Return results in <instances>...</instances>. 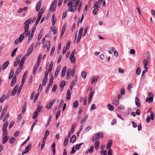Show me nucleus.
<instances>
[{
    "label": "nucleus",
    "mask_w": 155,
    "mask_h": 155,
    "mask_svg": "<svg viewBox=\"0 0 155 155\" xmlns=\"http://www.w3.org/2000/svg\"><path fill=\"white\" fill-rule=\"evenodd\" d=\"M25 56H24L22 57V59L21 60V62L20 63L19 66L20 68L22 67V66L24 64L25 61Z\"/></svg>",
    "instance_id": "26"
},
{
    "label": "nucleus",
    "mask_w": 155,
    "mask_h": 155,
    "mask_svg": "<svg viewBox=\"0 0 155 155\" xmlns=\"http://www.w3.org/2000/svg\"><path fill=\"white\" fill-rule=\"evenodd\" d=\"M87 117L88 115L87 114L83 118L82 121L81 122V124H82L83 122L86 121V120L87 119Z\"/></svg>",
    "instance_id": "59"
},
{
    "label": "nucleus",
    "mask_w": 155,
    "mask_h": 155,
    "mask_svg": "<svg viewBox=\"0 0 155 155\" xmlns=\"http://www.w3.org/2000/svg\"><path fill=\"white\" fill-rule=\"evenodd\" d=\"M7 108L6 107L4 108V109L3 110L2 116H1V120L2 119V116H3L6 113V111H7Z\"/></svg>",
    "instance_id": "49"
},
{
    "label": "nucleus",
    "mask_w": 155,
    "mask_h": 155,
    "mask_svg": "<svg viewBox=\"0 0 155 155\" xmlns=\"http://www.w3.org/2000/svg\"><path fill=\"white\" fill-rule=\"evenodd\" d=\"M38 122V120H36L33 123L32 125V126H31V131H32L33 130V129L34 127V126L36 125V124Z\"/></svg>",
    "instance_id": "50"
},
{
    "label": "nucleus",
    "mask_w": 155,
    "mask_h": 155,
    "mask_svg": "<svg viewBox=\"0 0 155 155\" xmlns=\"http://www.w3.org/2000/svg\"><path fill=\"white\" fill-rule=\"evenodd\" d=\"M99 9L97 8H94L93 11V13L94 15H96L97 14V12L98 11Z\"/></svg>",
    "instance_id": "63"
},
{
    "label": "nucleus",
    "mask_w": 155,
    "mask_h": 155,
    "mask_svg": "<svg viewBox=\"0 0 155 155\" xmlns=\"http://www.w3.org/2000/svg\"><path fill=\"white\" fill-rule=\"evenodd\" d=\"M83 144V143H81L79 144H77L75 146V148L76 150H79L81 147V145Z\"/></svg>",
    "instance_id": "44"
},
{
    "label": "nucleus",
    "mask_w": 155,
    "mask_h": 155,
    "mask_svg": "<svg viewBox=\"0 0 155 155\" xmlns=\"http://www.w3.org/2000/svg\"><path fill=\"white\" fill-rule=\"evenodd\" d=\"M112 144V141L108 142V143H107V149H109L110 148V147L111 146Z\"/></svg>",
    "instance_id": "55"
},
{
    "label": "nucleus",
    "mask_w": 155,
    "mask_h": 155,
    "mask_svg": "<svg viewBox=\"0 0 155 155\" xmlns=\"http://www.w3.org/2000/svg\"><path fill=\"white\" fill-rule=\"evenodd\" d=\"M81 75L82 77L84 79L86 77L87 73L86 71H83L81 73Z\"/></svg>",
    "instance_id": "54"
},
{
    "label": "nucleus",
    "mask_w": 155,
    "mask_h": 155,
    "mask_svg": "<svg viewBox=\"0 0 155 155\" xmlns=\"http://www.w3.org/2000/svg\"><path fill=\"white\" fill-rule=\"evenodd\" d=\"M94 136L92 137V140L93 142L96 141L97 139L101 138L103 137V134L102 132H98L94 134Z\"/></svg>",
    "instance_id": "1"
},
{
    "label": "nucleus",
    "mask_w": 155,
    "mask_h": 155,
    "mask_svg": "<svg viewBox=\"0 0 155 155\" xmlns=\"http://www.w3.org/2000/svg\"><path fill=\"white\" fill-rule=\"evenodd\" d=\"M24 38V36L23 35V34H21L18 39V41L19 43L21 42L23 40Z\"/></svg>",
    "instance_id": "34"
},
{
    "label": "nucleus",
    "mask_w": 155,
    "mask_h": 155,
    "mask_svg": "<svg viewBox=\"0 0 155 155\" xmlns=\"http://www.w3.org/2000/svg\"><path fill=\"white\" fill-rule=\"evenodd\" d=\"M22 68L23 67H21L18 68V69H17L16 71H15V74L16 75H18L19 72L21 71Z\"/></svg>",
    "instance_id": "45"
},
{
    "label": "nucleus",
    "mask_w": 155,
    "mask_h": 155,
    "mask_svg": "<svg viewBox=\"0 0 155 155\" xmlns=\"http://www.w3.org/2000/svg\"><path fill=\"white\" fill-rule=\"evenodd\" d=\"M83 28L82 27L81 28L79 31L78 35H82Z\"/></svg>",
    "instance_id": "56"
},
{
    "label": "nucleus",
    "mask_w": 155,
    "mask_h": 155,
    "mask_svg": "<svg viewBox=\"0 0 155 155\" xmlns=\"http://www.w3.org/2000/svg\"><path fill=\"white\" fill-rule=\"evenodd\" d=\"M42 57V55L41 54H40L38 58V60H37V64H38V65H39L40 63V61H41V59Z\"/></svg>",
    "instance_id": "40"
},
{
    "label": "nucleus",
    "mask_w": 155,
    "mask_h": 155,
    "mask_svg": "<svg viewBox=\"0 0 155 155\" xmlns=\"http://www.w3.org/2000/svg\"><path fill=\"white\" fill-rule=\"evenodd\" d=\"M38 66H39V65H38V64H35V65L34 66V67L33 68V74L34 75L35 74Z\"/></svg>",
    "instance_id": "30"
},
{
    "label": "nucleus",
    "mask_w": 155,
    "mask_h": 155,
    "mask_svg": "<svg viewBox=\"0 0 155 155\" xmlns=\"http://www.w3.org/2000/svg\"><path fill=\"white\" fill-rule=\"evenodd\" d=\"M68 140V137L66 136L64 138V146H66L67 145Z\"/></svg>",
    "instance_id": "29"
},
{
    "label": "nucleus",
    "mask_w": 155,
    "mask_h": 155,
    "mask_svg": "<svg viewBox=\"0 0 155 155\" xmlns=\"http://www.w3.org/2000/svg\"><path fill=\"white\" fill-rule=\"evenodd\" d=\"M20 59H17L14 62V67H15L18 64L20 61Z\"/></svg>",
    "instance_id": "53"
},
{
    "label": "nucleus",
    "mask_w": 155,
    "mask_h": 155,
    "mask_svg": "<svg viewBox=\"0 0 155 155\" xmlns=\"http://www.w3.org/2000/svg\"><path fill=\"white\" fill-rule=\"evenodd\" d=\"M52 24L53 26H54L56 21V19L55 18V15L54 14H53L52 17Z\"/></svg>",
    "instance_id": "31"
},
{
    "label": "nucleus",
    "mask_w": 155,
    "mask_h": 155,
    "mask_svg": "<svg viewBox=\"0 0 155 155\" xmlns=\"http://www.w3.org/2000/svg\"><path fill=\"white\" fill-rule=\"evenodd\" d=\"M34 44H32L29 46L27 51V53L26 55V56L28 57L32 52L34 49Z\"/></svg>",
    "instance_id": "4"
},
{
    "label": "nucleus",
    "mask_w": 155,
    "mask_h": 155,
    "mask_svg": "<svg viewBox=\"0 0 155 155\" xmlns=\"http://www.w3.org/2000/svg\"><path fill=\"white\" fill-rule=\"evenodd\" d=\"M135 104H136V105L138 107H140V103L139 102V99L137 97H136L135 98Z\"/></svg>",
    "instance_id": "28"
},
{
    "label": "nucleus",
    "mask_w": 155,
    "mask_h": 155,
    "mask_svg": "<svg viewBox=\"0 0 155 155\" xmlns=\"http://www.w3.org/2000/svg\"><path fill=\"white\" fill-rule=\"evenodd\" d=\"M31 20L30 18H29L25 21L24 23V25H25L24 27L27 26L28 28H29V24L31 22Z\"/></svg>",
    "instance_id": "14"
},
{
    "label": "nucleus",
    "mask_w": 155,
    "mask_h": 155,
    "mask_svg": "<svg viewBox=\"0 0 155 155\" xmlns=\"http://www.w3.org/2000/svg\"><path fill=\"white\" fill-rule=\"evenodd\" d=\"M60 113H61V110H59L57 112L56 114V120H57L58 119V117L60 115Z\"/></svg>",
    "instance_id": "61"
},
{
    "label": "nucleus",
    "mask_w": 155,
    "mask_h": 155,
    "mask_svg": "<svg viewBox=\"0 0 155 155\" xmlns=\"http://www.w3.org/2000/svg\"><path fill=\"white\" fill-rule=\"evenodd\" d=\"M94 149V147L93 146H91L90 148L89 149L87 150L86 151V153H91L93 152Z\"/></svg>",
    "instance_id": "19"
},
{
    "label": "nucleus",
    "mask_w": 155,
    "mask_h": 155,
    "mask_svg": "<svg viewBox=\"0 0 155 155\" xmlns=\"http://www.w3.org/2000/svg\"><path fill=\"white\" fill-rule=\"evenodd\" d=\"M65 85V82L64 81H62L60 84V87L61 88H63Z\"/></svg>",
    "instance_id": "64"
},
{
    "label": "nucleus",
    "mask_w": 155,
    "mask_h": 155,
    "mask_svg": "<svg viewBox=\"0 0 155 155\" xmlns=\"http://www.w3.org/2000/svg\"><path fill=\"white\" fill-rule=\"evenodd\" d=\"M78 105V101L77 100L75 101L73 104V107L74 108H76Z\"/></svg>",
    "instance_id": "42"
},
{
    "label": "nucleus",
    "mask_w": 155,
    "mask_h": 155,
    "mask_svg": "<svg viewBox=\"0 0 155 155\" xmlns=\"http://www.w3.org/2000/svg\"><path fill=\"white\" fill-rule=\"evenodd\" d=\"M8 121H6L5 122L3 126L2 130L3 132V135L7 134V127L8 125Z\"/></svg>",
    "instance_id": "5"
},
{
    "label": "nucleus",
    "mask_w": 155,
    "mask_h": 155,
    "mask_svg": "<svg viewBox=\"0 0 155 155\" xmlns=\"http://www.w3.org/2000/svg\"><path fill=\"white\" fill-rule=\"evenodd\" d=\"M23 85L21 84V85L19 86L17 92V94L18 95L20 94L21 91L23 87Z\"/></svg>",
    "instance_id": "52"
},
{
    "label": "nucleus",
    "mask_w": 155,
    "mask_h": 155,
    "mask_svg": "<svg viewBox=\"0 0 155 155\" xmlns=\"http://www.w3.org/2000/svg\"><path fill=\"white\" fill-rule=\"evenodd\" d=\"M10 95L8 93L7 95L5 94L3 95L1 97V102H3L5 99H8Z\"/></svg>",
    "instance_id": "12"
},
{
    "label": "nucleus",
    "mask_w": 155,
    "mask_h": 155,
    "mask_svg": "<svg viewBox=\"0 0 155 155\" xmlns=\"http://www.w3.org/2000/svg\"><path fill=\"white\" fill-rule=\"evenodd\" d=\"M52 105V104L49 102V103L47 104L46 105V107L47 109H49L51 107Z\"/></svg>",
    "instance_id": "47"
},
{
    "label": "nucleus",
    "mask_w": 155,
    "mask_h": 155,
    "mask_svg": "<svg viewBox=\"0 0 155 155\" xmlns=\"http://www.w3.org/2000/svg\"><path fill=\"white\" fill-rule=\"evenodd\" d=\"M27 71H26L25 72V73H24L22 78V81L21 82V84H22V85H24L25 80V78L27 75Z\"/></svg>",
    "instance_id": "21"
},
{
    "label": "nucleus",
    "mask_w": 155,
    "mask_h": 155,
    "mask_svg": "<svg viewBox=\"0 0 155 155\" xmlns=\"http://www.w3.org/2000/svg\"><path fill=\"white\" fill-rule=\"evenodd\" d=\"M66 69H67V68L66 66H64L63 68L62 69V72H61V76L62 77H64V75H65V73L66 71Z\"/></svg>",
    "instance_id": "18"
},
{
    "label": "nucleus",
    "mask_w": 155,
    "mask_h": 155,
    "mask_svg": "<svg viewBox=\"0 0 155 155\" xmlns=\"http://www.w3.org/2000/svg\"><path fill=\"white\" fill-rule=\"evenodd\" d=\"M31 144H30L25 149V150L24 151L22 152V154L24 155L27 153L29 151V150L31 148Z\"/></svg>",
    "instance_id": "8"
},
{
    "label": "nucleus",
    "mask_w": 155,
    "mask_h": 155,
    "mask_svg": "<svg viewBox=\"0 0 155 155\" xmlns=\"http://www.w3.org/2000/svg\"><path fill=\"white\" fill-rule=\"evenodd\" d=\"M41 3H42V1L41 0L39 1L37 3L36 6V7H35V8L36 9V11L37 12H38L39 10L41 7Z\"/></svg>",
    "instance_id": "10"
},
{
    "label": "nucleus",
    "mask_w": 155,
    "mask_h": 155,
    "mask_svg": "<svg viewBox=\"0 0 155 155\" xmlns=\"http://www.w3.org/2000/svg\"><path fill=\"white\" fill-rule=\"evenodd\" d=\"M80 1V0H76L75 4L73 5V6H72V7H71L70 8H69L68 9V11L71 12H74L77 9Z\"/></svg>",
    "instance_id": "2"
},
{
    "label": "nucleus",
    "mask_w": 155,
    "mask_h": 155,
    "mask_svg": "<svg viewBox=\"0 0 155 155\" xmlns=\"http://www.w3.org/2000/svg\"><path fill=\"white\" fill-rule=\"evenodd\" d=\"M153 97L152 96H150L149 97H147L146 99V102H148L149 103L153 101Z\"/></svg>",
    "instance_id": "25"
},
{
    "label": "nucleus",
    "mask_w": 155,
    "mask_h": 155,
    "mask_svg": "<svg viewBox=\"0 0 155 155\" xmlns=\"http://www.w3.org/2000/svg\"><path fill=\"white\" fill-rule=\"evenodd\" d=\"M25 28V31L24 33L22 34L23 35H25V36H28L30 33V31H28L29 28H28V27L26 26L24 27Z\"/></svg>",
    "instance_id": "7"
},
{
    "label": "nucleus",
    "mask_w": 155,
    "mask_h": 155,
    "mask_svg": "<svg viewBox=\"0 0 155 155\" xmlns=\"http://www.w3.org/2000/svg\"><path fill=\"white\" fill-rule=\"evenodd\" d=\"M16 140V139L13 137H12L9 140V143L11 144H12L14 143Z\"/></svg>",
    "instance_id": "46"
},
{
    "label": "nucleus",
    "mask_w": 155,
    "mask_h": 155,
    "mask_svg": "<svg viewBox=\"0 0 155 155\" xmlns=\"http://www.w3.org/2000/svg\"><path fill=\"white\" fill-rule=\"evenodd\" d=\"M47 79H48L45 78H44L42 80V85L43 86H45L46 84Z\"/></svg>",
    "instance_id": "58"
},
{
    "label": "nucleus",
    "mask_w": 155,
    "mask_h": 155,
    "mask_svg": "<svg viewBox=\"0 0 155 155\" xmlns=\"http://www.w3.org/2000/svg\"><path fill=\"white\" fill-rule=\"evenodd\" d=\"M55 144L54 142L52 144L51 147V149L53 150V155H55Z\"/></svg>",
    "instance_id": "24"
},
{
    "label": "nucleus",
    "mask_w": 155,
    "mask_h": 155,
    "mask_svg": "<svg viewBox=\"0 0 155 155\" xmlns=\"http://www.w3.org/2000/svg\"><path fill=\"white\" fill-rule=\"evenodd\" d=\"M143 64L144 68H147V61L146 59H144L143 61Z\"/></svg>",
    "instance_id": "43"
},
{
    "label": "nucleus",
    "mask_w": 155,
    "mask_h": 155,
    "mask_svg": "<svg viewBox=\"0 0 155 155\" xmlns=\"http://www.w3.org/2000/svg\"><path fill=\"white\" fill-rule=\"evenodd\" d=\"M7 135V134L2 135V143L3 144L5 143L8 139L9 137Z\"/></svg>",
    "instance_id": "13"
},
{
    "label": "nucleus",
    "mask_w": 155,
    "mask_h": 155,
    "mask_svg": "<svg viewBox=\"0 0 155 155\" xmlns=\"http://www.w3.org/2000/svg\"><path fill=\"white\" fill-rule=\"evenodd\" d=\"M18 85H16L14 88L13 89V90L12 93V96H14L15 95L16 91L18 88Z\"/></svg>",
    "instance_id": "20"
},
{
    "label": "nucleus",
    "mask_w": 155,
    "mask_h": 155,
    "mask_svg": "<svg viewBox=\"0 0 155 155\" xmlns=\"http://www.w3.org/2000/svg\"><path fill=\"white\" fill-rule=\"evenodd\" d=\"M112 104L115 106H117L119 104V101L117 100L116 97H114L112 101Z\"/></svg>",
    "instance_id": "9"
},
{
    "label": "nucleus",
    "mask_w": 155,
    "mask_h": 155,
    "mask_svg": "<svg viewBox=\"0 0 155 155\" xmlns=\"http://www.w3.org/2000/svg\"><path fill=\"white\" fill-rule=\"evenodd\" d=\"M16 81V76L15 75L13 76L12 80V81L11 84V86H13Z\"/></svg>",
    "instance_id": "16"
},
{
    "label": "nucleus",
    "mask_w": 155,
    "mask_h": 155,
    "mask_svg": "<svg viewBox=\"0 0 155 155\" xmlns=\"http://www.w3.org/2000/svg\"><path fill=\"white\" fill-rule=\"evenodd\" d=\"M53 80L54 78L52 76L51 77V78L50 79L49 83L48 84V85L47 88L46 89L45 92L46 93H48L50 86L52 84Z\"/></svg>",
    "instance_id": "6"
},
{
    "label": "nucleus",
    "mask_w": 155,
    "mask_h": 155,
    "mask_svg": "<svg viewBox=\"0 0 155 155\" xmlns=\"http://www.w3.org/2000/svg\"><path fill=\"white\" fill-rule=\"evenodd\" d=\"M41 107H38L36 110L35 112H37V113H38L39 112H40L41 109Z\"/></svg>",
    "instance_id": "60"
},
{
    "label": "nucleus",
    "mask_w": 155,
    "mask_h": 155,
    "mask_svg": "<svg viewBox=\"0 0 155 155\" xmlns=\"http://www.w3.org/2000/svg\"><path fill=\"white\" fill-rule=\"evenodd\" d=\"M70 59H71V62H74V59L75 58V57L74 55H72V54H71L69 57Z\"/></svg>",
    "instance_id": "51"
},
{
    "label": "nucleus",
    "mask_w": 155,
    "mask_h": 155,
    "mask_svg": "<svg viewBox=\"0 0 155 155\" xmlns=\"http://www.w3.org/2000/svg\"><path fill=\"white\" fill-rule=\"evenodd\" d=\"M107 109L110 111H113L114 110V107L110 104L107 105Z\"/></svg>",
    "instance_id": "32"
},
{
    "label": "nucleus",
    "mask_w": 155,
    "mask_h": 155,
    "mask_svg": "<svg viewBox=\"0 0 155 155\" xmlns=\"http://www.w3.org/2000/svg\"><path fill=\"white\" fill-rule=\"evenodd\" d=\"M71 93L70 91L68 89L67 91V98L68 100H69L71 98Z\"/></svg>",
    "instance_id": "36"
},
{
    "label": "nucleus",
    "mask_w": 155,
    "mask_h": 155,
    "mask_svg": "<svg viewBox=\"0 0 155 155\" xmlns=\"http://www.w3.org/2000/svg\"><path fill=\"white\" fill-rule=\"evenodd\" d=\"M71 69L69 68L68 69L66 74V77L67 79H68L70 78V74L71 73Z\"/></svg>",
    "instance_id": "17"
},
{
    "label": "nucleus",
    "mask_w": 155,
    "mask_h": 155,
    "mask_svg": "<svg viewBox=\"0 0 155 155\" xmlns=\"http://www.w3.org/2000/svg\"><path fill=\"white\" fill-rule=\"evenodd\" d=\"M100 4H98V3L97 2H96L94 4V5L93 6V8H99L100 7L99 5Z\"/></svg>",
    "instance_id": "48"
},
{
    "label": "nucleus",
    "mask_w": 155,
    "mask_h": 155,
    "mask_svg": "<svg viewBox=\"0 0 155 155\" xmlns=\"http://www.w3.org/2000/svg\"><path fill=\"white\" fill-rule=\"evenodd\" d=\"M14 71L13 69H12L11 70L10 75L9 77H8V78L9 79H11L13 76L14 74Z\"/></svg>",
    "instance_id": "37"
},
{
    "label": "nucleus",
    "mask_w": 155,
    "mask_h": 155,
    "mask_svg": "<svg viewBox=\"0 0 155 155\" xmlns=\"http://www.w3.org/2000/svg\"><path fill=\"white\" fill-rule=\"evenodd\" d=\"M60 67H58L56 69V71L55 72L54 74V77L56 78L57 76V75L58 74V73L60 71Z\"/></svg>",
    "instance_id": "38"
},
{
    "label": "nucleus",
    "mask_w": 155,
    "mask_h": 155,
    "mask_svg": "<svg viewBox=\"0 0 155 155\" xmlns=\"http://www.w3.org/2000/svg\"><path fill=\"white\" fill-rule=\"evenodd\" d=\"M100 143L98 141H97L94 144V147L96 150H97L99 146Z\"/></svg>",
    "instance_id": "33"
},
{
    "label": "nucleus",
    "mask_w": 155,
    "mask_h": 155,
    "mask_svg": "<svg viewBox=\"0 0 155 155\" xmlns=\"http://www.w3.org/2000/svg\"><path fill=\"white\" fill-rule=\"evenodd\" d=\"M140 68L138 67L137 68L136 71V73L137 74L139 75L140 74Z\"/></svg>",
    "instance_id": "62"
},
{
    "label": "nucleus",
    "mask_w": 155,
    "mask_h": 155,
    "mask_svg": "<svg viewBox=\"0 0 155 155\" xmlns=\"http://www.w3.org/2000/svg\"><path fill=\"white\" fill-rule=\"evenodd\" d=\"M99 77L98 76H93L92 78L91 83L92 84L94 83L97 82L99 79Z\"/></svg>",
    "instance_id": "11"
},
{
    "label": "nucleus",
    "mask_w": 155,
    "mask_h": 155,
    "mask_svg": "<svg viewBox=\"0 0 155 155\" xmlns=\"http://www.w3.org/2000/svg\"><path fill=\"white\" fill-rule=\"evenodd\" d=\"M51 30L53 31L54 34L55 35L56 33V30L55 29V27L54 26H51Z\"/></svg>",
    "instance_id": "39"
},
{
    "label": "nucleus",
    "mask_w": 155,
    "mask_h": 155,
    "mask_svg": "<svg viewBox=\"0 0 155 155\" xmlns=\"http://www.w3.org/2000/svg\"><path fill=\"white\" fill-rule=\"evenodd\" d=\"M46 139V138L45 137H44L43 139H42V143L41 145V150H42L43 148V147L44 146L45 144V140Z\"/></svg>",
    "instance_id": "35"
},
{
    "label": "nucleus",
    "mask_w": 155,
    "mask_h": 155,
    "mask_svg": "<svg viewBox=\"0 0 155 155\" xmlns=\"http://www.w3.org/2000/svg\"><path fill=\"white\" fill-rule=\"evenodd\" d=\"M17 49H18V47L15 48L13 50V51L11 53L12 57H13L15 55V53L17 50Z\"/></svg>",
    "instance_id": "41"
},
{
    "label": "nucleus",
    "mask_w": 155,
    "mask_h": 155,
    "mask_svg": "<svg viewBox=\"0 0 155 155\" xmlns=\"http://www.w3.org/2000/svg\"><path fill=\"white\" fill-rule=\"evenodd\" d=\"M76 0H72V1H69L68 3L67 6L69 8L73 6V4L75 3Z\"/></svg>",
    "instance_id": "15"
},
{
    "label": "nucleus",
    "mask_w": 155,
    "mask_h": 155,
    "mask_svg": "<svg viewBox=\"0 0 155 155\" xmlns=\"http://www.w3.org/2000/svg\"><path fill=\"white\" fill-rule=\"evenodd\" d=\"M76 136L75 135H73L71 138L70 142L72 143H74L76 140Z\"/></svg>",
    "instance_id": "27"
},
{
    "label": "nucleus",
    "mask_w": 155,
    "mask_h": 155,
    "mask_svg": "<svg viewBox=\"0 0 155 155\" xmlns=\"http://www.w3.org/2000/svg\"><path fill=\"white\" fill-rule=\"evenodd\" d=\"M57 0H54L51 5V6L50 8V11L52 12H54L56 10L57 7Z\"/></svg>",
    "instance_id": "3"
},
{
    "label": "nucleus",
    "mask_w": 155,
    "mask_h": 155,
    "mask_svg": "<svg viewBox=\"0 0 155 155\" xmlns=\"http://www.w3.org/2000/svg\"><path fill=\"white\" fill-rule=\"evenodd\" d=\"M9 64V61H6L3 64L2 69L3 70H5Z\"/></svg>",
    "instance_id": "23"
},
{
    "label": "nucleus",
    "mask_w": 155,
    "mask_h": 155,
    "mask_svg": "<svg viewBox=\"0 0 155 155\" xmlns=\"http://www.w3.org/2000/svg\"><path fill=\"white\" fill-rule=\"evenodd\" d=\"M38 113H37V112H35L32 116V118L33 119H36L38 115Z\"/></svg>",
    "instance_id": "57"
},
{
    "label": "nucleus",
    "mask_w": 155,
    "mask_h": 155,
    "mask_svg": "<svg viewBox=\"0 0 155 155\" xmlns=\"http://www.w3.org/2000/svg\"><path fill=\"white\" fill-rule=\"evenodd\" d=\"M94 93V91H91L90 93L89 94V97H88V103H90L91 100L92 96L93 95V94Z\"/></svg>",
    "instance_id": "22"
}]
</instances>
